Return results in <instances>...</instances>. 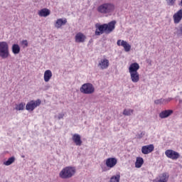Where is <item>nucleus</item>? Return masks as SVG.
<instances>
[{"mask_svg":"<svg viewBox=\"0 0 182 182\" xmlns=\"http://www.w3.org/2000/svg\"><path fill=\"white\" fill-rule=\"evenodd\" d=\"M117 46H122V48H124V50H125L126 52L132 50V46L124 40H118L117 41Z\"/></svg>","mask_w":182,"mask_h":182,"instance_id":"11","label":"nucleus"},{"mask_svg":"<svg viewBox=\"0 0 182 182\" xmlns=\"http://www.w3.org/2000/svg\"><path fill=\"white\" fill-rule=\"evenodd\" d=\"M168 181V173H162L159 178L154 180V182H167Z\"/></svg>","mask_w":182,"mask_h":182,"instance_id":"20","label":"nucleus"},{"mask_svg":"<svg viewBox=\"0 0 182 182\" xmlns=\"http://www.w3.org/2000/svg\"><path fill=\"white\" fill-rule=\"evenodd\" d=\"M25 109V102H21L16 105L15 109L18 111L23 110Z\"/></svg>","mask_w":182,"mask_h":182,"instance_id":"25","label":"nucleus"},{"mask_svg":"<svg viewBox=\"0 0 182 182\" xmlns=\"http://www.w3.org/2000/svg\"><path fill=\"white\" fill-rule=\"evenodd\" d=\"M165 155L168 159L171 160H177L180 159V154L173 149H168L165 151Z\"/></svg>","mask_w":182,"mask_h":182,"instance_id":"9","label":"nucleus"},{"mask_svg":"<svg viewBox=\"0 0 182 182\" xmlns=\"http://www.w3.org/2000/svg\"><path fill=\"white\" fill-rule=\"evenodd\" d=\"M181 6H182V0L181 1Z\"/></svg>","mask_w":182,"mask_h":182,"instance_id":"34","label":"nucleus"},{"mask_svg":"<svg viewBox=\"0 0 182 182\" xmlns=\"http://www.w3.org/2000/svg\"><path fill=\"white\" fill-rule=\"evenodd\" d=\"M105 166L101 165V168L102 171H107V170H110L116 167V164H117V159L116 158H107L105 160Z\"/></svg>","mask_w":182,"mask_h":182,"instance_id":"6","label":"nucleus"},{"mask_svg":"<svg viewBox=\"0 0 182 182\" xmlns=\"http://www.w3.org/2000/svg\"><path fill=\"white\" fill-rule=\"evenodd\" d=\"M86 41V35L82 33H77L75 36V43H83Z\"/></svg>","mask_w":182,"mask_h":182,"instance_id":"14","label":"nucleus"},{"mask_svg":"<svg viewBox=\"0 0 182 182\" xmlns=\"http://www.w3.org/2000/svg\"><path fill=\"white\" fill-rule=\"evenodd\" d=\"M139 69H140V65L137 63H131L128 68V72L132 83H139L140 82Z\"/></svg>","mask_w":182,"mask_h":182,"instance_id":"2","label":"nucleus"},{"mask_svg":"<svg viewBox=\"0 0 182 182\" xmlns=\"http://www.w3.org/2000/svg\"><path fill=\"white\" fill-rule=\"evenodd\" d=\"M11 52L14 55H19V53H21V46L19 44H13L11 46Z\"/></svg>","mask_w":182,"mask_h":182,"instance_id":"21","label":"nucleus"},{"mask_svg":"<svg viewBox=\"0 0 182 182\" xmlns=\"http://www.w3.org/2000/svg\"><path fill=\"white\" fill-rule=\"evenodd\" d=\"M109 182H120V174L112 176L109 179Z\"/></svg>","mask_w":182,"mask_h":182,"instance_id":"24","label":"nucleus"},{"mask_svg":"<svg viewBox=\"0 0 182 182\" xmlns=\"http://www.w3.org/2000/svg\"><path fill=\"white\" fill-rule=\"evenodd\" d=\"M73 143L75 144V146H82L83 141H82V136L79 134H73L72 135Z\"/></svg>","mask_w":182,"mask_h":182,"instance_id":"13","label":"nucleus"},{"mask_svg":"<svg viewBox=\"0 0 182 182\" xmlns=\"http://www.w3.org/2000/svg\"><path fill=\"white\" fill-rule=\"evenodd\" d=\"M171 114H173V110H164L159 114V117L161 119H167V117H169V116H171Z\"/></svg>","mask_w":182,"mask_h":182,"instance_id":"18","label":"nucleus"},{"mask_svg":"<svg viewBox=\"0 0 182 182\" xmlns=\"http://www.w3.org/2000/svg\"><path fill=\"white\" fill-rule=\"evenodd\" d=\"M110 65V63L107 60V58H102L98 63V68L101 69V70H105V69H107Z\"/></svg>","mask_w":182,"mask_h":182,"instance_id":"12","label":"nucleus"},{"mask_svg":"<svg viewBox=\"0 0 182 182\" xmlns=\"http://www.w3.org/2000/svg\"><path fill=\"white\" fill-rule=\"evenodd\" d=\"M179 103H182V100H179Z\"/></svg>","mask_w":182,"mask_h":182,"instance_id":"33","label":"nucleus"},{"mask_svg":"<svg viewBox=\"0 0 182 182\" xmlns=\"http://www.w3.org/2000/svg\"><path fill=\"white\" fill-rule=\"evenodd\" d=\"M95 35L97 36H100V35H103V33H112L116 28V21H112L102 25L97 23L95 24Z\"/></svg>","mask_w":182,"mask_h":182,"instance_id":"1","label":"nucleus"},{"mask_svg":"<svg viewBox=\"0 0 182 182\" xmlns=\"http://www.w3.org/2000/svg\"><path fill=\"white\" fill-rule=\"evenodd\" d=\"M76 174V167L68 166L63 168L59 173L60 178L66 180L68 178H72Z\"/></svg>","mask_w":182,"mask_h":182,"instance_id":"4","label":"nucleus"},{"mask_svg":"<svg viewBox=\"0 0 182 182\" xmlns=\"http://www.w3.org/2000/svg\"><path fill=\"white\" fill-rule=\"evenodd\" d=\"M154 104L155 105H165L164 104V98H161V99L155 100Z\"/></svg>","mask_w":182,"mask_h":182,"instance_id":"28","label":"nucleus"},{"mask_svg":"<svg viewBox=\"0 0 182 182\" xmlns=\"http://www.w3.org/2000/svg\"><path fill=\"white\" fill-rule=\"evenodd\" d=\"M171 100H173V98H171V97H168L166 99H164V105H167V103H170V102H171Z\"/></svg>","mask_w":182,"mask_h":182,"instance_id":"32","label":"nucleus"},{"mask_svg":"<svg viewBox=\"0 0 182 182\" xmlns=\"http://www.w3.org/2000/svg\"><path fill=\"white\" fill-rule=\"evenodd\" d=\"M68 23V19L66 18H57L54 21V26L56 29H62L63 26H65Z\"/></svg>","mask_w":182,"mask_h":182,"instance_id":"10","label":"nucleus"},{"mask_svg":"<svg viewBox=\"0 0 182 182\" xmlns=\"http://www.w3.org/2000/svg\"><path fill=\"white\" fill-rule=\"evenodd\" d=\"M52 71L50 70H46L44 72V75H43V80L44 82H46V83H48V82H49L50 80V79H52Z\"/></svg>","mask_w":182,"mask_h":182,"instance_id":"19","label":"nucleus"},{"mask_svg":"<svg viewBox=\"0 0 182 182\" xmlns=\"http://www.w3.org/2000/svg\"><path fill=\"white\" fill-rule=\"evenodd\" d=\"M55 117L57 118L58 120H61V119H63V117H65V113L60 112L58 115H55Z\"/></svg>","mask_w":182,"mask_h":182,"instance_id":"30","label":"nucleus"},{"mask_svg":"<svg viewBox=\"0 0 182 182\" xmlns=\"http://www.w3.org/2000/svg\"><path fill=\"white\" fill-rule=\"evenodd\" d=\"M95 90V85L90 82L83 84L80 88V92L83 95H93Z\"/></svg>","mask_w":182,"mask_h":182,"instance_id":"7","label":"nucleus"},{"mask_svg":"<svg viewBox=\"0 0 182 182\" xmlns=\"http://www.w3.org/2000/svg\"><path fill=\"white\" fill-rule=\"evenodd\" d=\"M152 151H154V145L153 144L145 145L141 147L142 154H150Z\"/></svg>","mask_w":182,"mask_h":182,"instance_id":"15","label":"nucleus"},{"mask_svg":"<svg viewBox=\"0 0 182 182\" xmlns=\"http://www.w3.org/2000/svg\"><path fill=\"white\" fill-rule=\"evenodd\" d=\"M21 45L23 46V48H28V41L26 40H23L21 41Z\"/></svg>","mask_w":182,"mask_h":182,"instance_id":"31","label":"nucleus"},{"mask_svg":"<svg viewBox=\"0 0 182 182\" xmlns=\"http://www.w3.org/2000/svg\"><path fill=\"white\" fill-rule=\"evenodd\" d=\"M166 1L168 6H173V5L176 4V1L177 0H166Z\"/></svg>","mask_w":182,"mask_h":182,"instance_id":"29","label":"nucleus"},{"mask_svg":"<svg viewBox=\"0 0 182 182\" xmlns=\"http://www.w3.org/2000/svg\"><path fill=\"white\" fill-rule=\"evenodd\" d=\"M16 160V159L15 158V156H11L10 158H9L7 160L4 161L3 164L4 166H11L12 164H14V163H15V161Z\"/></svg>","mask_w":182,"mask_h":182,"instance_id":"22","label":"nucleus"},{"mask_svg":"<svg viewBox=\"0 0 182 182\" xmlns=\"http://www.w3.org/2000/svg\"><path fill=\"white\" fill-rule=\"evenodd\" d=\"M146 134V132H139L136 135V139H143Z\"/></svg>","mask_w":182,"mask_h":182,"instance_id":"27","label":"nucleus"},{"mask_svg":"<svg viewBox=\"0 0 182 182\" xmlns=\"http://www.w3.org/2000/svg\"><path fill=\"white\" fill-rule=\"evenodd\" d=\"M173 19L174 23H180L182 19V9H180L176 13H175L173 16Z\"/></svg>","mask_w":182,"mask_h":182,"instance_id":"16","label":"nucleus"},{"mask_svg":"<svg viewBox=\"0 0 182 182\" xmlns=\"http://www.w3.org/2000/svg\"><path fill=\"white\" fill-rule=\"evenodd\" d=\"M9 56H11L9 44L6 41L0 42V58L1 59H8Z\"/></svg>","mask_w":182,"mask_h":182,"instance_id":"5","label":"nucleus"},{"mask_svg":"<svg viewBox=\"0 0 182 182\" xmlns=\"http://www.w3.org/2000/svg\"><path fill=\"white\" fill-rule=\"evenodd\" d=\"M114 9H116L114 4L109 3L102 4L97 8V11L99 14L106 15V16H112L113 12H114Z\"/></svg>","mask_w":182,"mask_h":182,"instance_id":"3","label":"nucleus"},{"mask_svg":"<svg viewBox=\"0 0 182 182\" xmlns=\"http://www.w3.org/2000/svg\"><path fill=\"white\" fill-rule=\"evenodd\" d=\"M144 163V160L141 157H136V162H135V167L136 168H140L143 166Z\"/></svg>","mask_w":182,"mask_h":182,"instance_id":"23","label":"nucleus"},{"mask_svg":"<svg viewBox=\"0 0 182 182\" xmlns=\"http://www.w3.org/2000/svg\"><path fill=\"white\" fill-rule=\"evenodd\" d=\"M41 103L42 101L40 99L31 100L26 105V110L28 112H33L36 107H39V105H41Z\"/></svg>","mask_w":182,"mask_h":182,"instance_id":"8","label":"nucleus"},{"mask_svg":"<svg viewBox=\"0 0 182 182\" xmlns=\"http://www.w3.org/2000/svg\"><path fill=\"white\" fill-rule=\"evenodd\" d=\"M123 114L124 116H132V114H133V109H124L123 111Z\"/></svg>","mask_w":182,"mask_h":182,"instance_id":"26","label":"nucleus"},{"mask_svg":"<svg viewBox=\"0 0 182 182\" xmlns=\"http://www.w3.org/2000/svg\"><path fill=\"white\" fill-rule=\"evenodd\" d=\"M38 15L42 18H46L50 15V10L49 9H42L38 11Z\"/></svg>","mask_w":182,"mask_h":182,"instance_id":"17","label":"nucleus"}]
</instances>
